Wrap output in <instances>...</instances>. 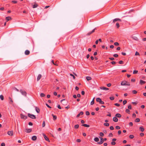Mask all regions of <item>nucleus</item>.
<instances>
[{"label":"nucleus","instance_id":"obj_49","mask_svg":"<svg viewBox=\"0 0 146 146\" xmlns=\"http://www.w3.org/2000/svg\"><path fill=\"white\" fill-rule=\"evenodd\" d=\"M115 128L117 129H120V127L118 126H116Z\"/></svg>","mask_w":146,"mask_h":146},{"label":"nucleus","instance_id":"obj_62","mask_svg":"<svg viewBox=\"0 0 146 146\" xmlns=\"http://www.w3.org/2000/svg\"><path fill=\"white\" fill-rule=\"evenodd\" d=\"M76 141H77V142L79 143V142H80V141H81V140H80V139H77L76 140Z\"/></svg>","mask_w":146,"mask_h":146},{"label":"nucleus","instance_id":"obj_43","mask_svg":"<svg viewBox=\"0 0 146 146\" xmlns=\"http://www.w3.org/2000/svg\"><path fill=\"white\" fill-rule=\"evenodd\" d=\"M128 109H131V105L130 104L128 106Z\"/></svg>","mask_w":146,"mask_h":146},{"label":"nucleus","instance_id":"obj_63","mask_svg":"<svg viewBox=\"0 0 146 146\" xmlns=\"http://www.w3.org/2000/svg\"><path fill=\"white\" fill-rule=\"evenodd\" d=\"M29 125L30 126H32L33 125V123L31 122H29Z\"/></svg>","mask_w":146,"mask_h":146},{"label":"nucleus","instance_id":"obj_14","mask_svg":"<svg viewBox=\"0 0 146 146\" xmlns=\"http://www.w3.org/2000/svg\"><path fill=\"white\" fill-rule=\"evenodd\" d=\"M146 83V82L144 81H143L141 80H140V84L141 85H142L144 84H145V83Z\"/></svg>","mask_w":146,"mask_h":146},{"label":"nucleus","instance_id":"obj_31","mask_svg":"<svg viewBox=\"0 0 146 146\" xmlns=\"http://www.w3.org/2000/svg\"><path fill=\"white\" fill-rule=\"evenodd\" d=\"M140 119L138 118H136L135 120V122H139L140 121Z\"/></svg>","mask_w":146,"mask_h":146},{"label":"nucleus","instance_id":"obj_21","mask_svg":"<svg viewBox=\"0 0 146 146\" xmlns=\"http://www.w3.org/2000/svg\"><path fill=\"white\" fill-rule=\"evenodd\" d=\"M37 137L36 136H33L32 138V139L33 141H35L36 140Z\"/></svg>","mask_w":146,"mask_h":146},{"label":"nucleus","instance_id":"obj_44","mask_svg":"<svg viewBox=\"0 0 146 146\" xmlns=\"http://www.w3.org/2000/svg\"><path fill=\"white\" fill-rule=\"evenodd\" d=\"M127 103V101L126 100H124L123 102V104L124 105H125Z\"/></svg>","mask_w":146,"mask_h":146},{"label":"nucleus","instance_id":"obj_20","mask_svg":"<svg viewBox=\"0 0 146 146\" xmlns=\"http://www.w3.org/2000/svg\"><path fill=\"white\" fill-rule=\"evenodd\" d=\"M41 77L42 75L40 74H38L37 78V81H38L41 78Z\"/></svg>","mask_w":146,"mask_h":146},{"label":"nucleus","instance_id":"obj_38","mask_svg":"<svg viewBox=\"0 0 146 146\" xmlns=\"http://www.w3.org/2000/svg\"><path fill=\"white\" fill-rule=\"evenodd\" d=\"M40 96L41 97H44L45 96V95L44 93H41L40 94Z\"/></svg>","mask_w":146,"mask_h":146},{"label":"nucleus","instance_id":"obj_61","mask_svg":"<svg viewBox=\"0 0 146 146\" xmlns=\"http://www.w3.org/2000/svg\"><path fill=\"white\" fill-rule=\"evenodd\" d=\"M12 2L14 3H17V1H12Z\"/></svg>","mask_w":146,"mask_h":146},{"label":"nucleus","instance_id":"obj_45","mask_svg":"<svg viewBox=\"0 0 146 146\" xmlns=\"http://www.w3.org/2000/svg\"><path fill=\"white\" fill-rule=\"evenodd\" d=\"M113 56L115 57H117L118 56V55L117 54H115L113 55Z\"/></svg>","mask_w":146,"mask_h":146},{"label":"nucleus","instance_id":"obj_60","mask_svg":"<svg viewBox=\"0 0 146 146\" xmlns=\"http://www.w3.org/2000/svg\"><path fill=\"white\" fill-rule=\"evenodd\" d=\"M114 105L115 106H120L119 104H118V103H115L114 104Z\"/></svg>","mask_w":146,"mask_h":146},{"label":"nucleus","instance_id":"obj_4","mask_svg":"<svg viewBox=\"0 0 146 146\" xmlns=\"http://www.w3.org/2000/svg\"><path fill=\"white\" fill-rule=\"evenodd\" d=\"M20 92L21 93V94L24 96H27V92L24 90H23L22 89H21L20 90Z\"/></svg>","mask_w":146,"mask_h":146},{"label":"nucleus","instance_id":"obj_22","mask_svg":"<svg viewBox=\"0 0 146 146\" xmlns=\"http://www.w3.org/2000/svg\"><path fill=\"white\" fill-rule=\"evenodd\" d=\"M115 116L116 117H121V115L120 114L117 113L115 115Z\"/></svg>","mask_w":146,"mask_h":146},{"label":"nucleus","instance_id":"obj_35","mask_svg":"<svg viewBox=\"0 0 146 146\" xmlns=\"http://www.w3.org/2000/svg\"><path fill=\"white\" fill-rule=\"evenodd\" d=\"M132 92L134 94H135L137 93V92L135 90H133L132 91Z\"/></svg>","mask_w":146,"mask_h":146},{"label":"nucleus","instance_id":"obj_28","mask_svg":"<svg viewBox=\"0 0 146 146\" xmlns=\"http://www.w3.org/2000/svg\"><path fill=\"white\" fill-rule=\"evenodd\" d=\"M86 79H87V80L88 81H89L90 80H91V79H92L91 77L90 76H87V77H86Z\"/></svg>","mask_w":146,"mask_h":146},{"label":"nucleus","instance_id":"obj_52","mask_svg":"<svg viewBox=\"0 0 146 146\" xmlns=\"http://www.w3.org/2000/svg\"><path fill=\"white\" fill-rule=\"evenodd\" d=\"M114 44L115 46H118L119 45V44L118 42H115L114 43Z\"/></svg>","mask_w":146,"mask_h":146},{"label":"nucleus","instance_id":"obj_13","mask_svg":"<svg viewBox=\"0 0 146 146\" xmlns=\"http://www.w3.org/2000/svg\"><path fill=\"white\" fill-rule=\"evenodd\" d=\"M7 133L9 135H12L13 134V131H9Z\"/></svg>","mask_w":146,"mask_h":146},{"label":"nucleus","instance_id":"obj_5","mask_svg":"<svg viewBox=\"0 0 146 146\" xmlns=\"http://www.w3.org/2000/svg\"><path fill=\"white\" fill-rule=\"evenodd\" d=\"M9 103L13 106V101L12 100V99L10 97H9Z\"/></svg>","mask_w":146,"mask_h":146},{"label":"nucleus","instance_id":"obj_11","mask_svg":"<svg viewBox=\"0 0 146 146\" xmlns=\"http://www.w3.org/2000/svg\"><path fill=\"white\" fill-rule=\"evenodd\" d=\"M43 135L44 136V138L46 140L50 142V141L49 139L47 137V136L46 135L44 134H43Z\"/></svg>","mask_w":146,"mask_h":146},{"label":"nucleus","instance_id":"obj_48","mask_svg":"<svg viewBox=\"0 0 146 146\" xmlns=\"http://www.w3.org/2000/svg\"><path fill=\"white\" fill-rule=\"evenodd\" d=\"M86 114L87 115H89L90 114V112L88 111H86Z\"/></svg>","mask_w":146,"mask_h":146},{"label":"nucleus","instance_id":"obj_51","mask_svg":"<svg viewBox=\"0 0 146 146\" xmlns=\"http://www.w3.org/2000/svg\"><path fill=\"white\" fill-rule=\"evenodd\" d=\"M114 97H110V99L111 100H113L114 99Z\"/></svg>","mask_w":146,"mask_h":146},{"label":"nucleus","instance_id":"obj_34","mask_svg":"<svg viewBox=\"0 0 146 146\" xmlns=\"http://www.w3.org/2000/svg\"><path fill=\"white\" fill-rule=\"evenodd\" d=\"M0 98L2 100H3L4 99V97L2 95H1L0 96Z\"/></svg>","mask_w":146,"mask_h":146},{"label":"nucleus","instance_id":"obj_36","mask_svg":"<svg viewBox=\"0 0 146 146\" xmlns=\"http://www.w3.org/2000/svg\"><path fill=\"white\" fill-rule=\"evenodd\" d=\"M138 72V71L136 70H134L133 71V74H136Z\"/></svg>","mask_w":146,"mask_h":146},{"label":"nucleus","instance_id":"obj_58","mask_svg":"<svg viewBox=\"0 0 146 146\" xmlns=\"http://www.w3.org/2000/svg\"><path fill=\"white\" fill-rule=\"evenodd\" d=\"M113 134L111 133H110L109 135V137H112L113 136Z\"/></svg>","mask_w":146,"mask_h":146},{"label":"nucleus","instance_id":"obj_6","mask_svg":"<svg viewBox=\"0 0 146 146\" xmlns=\"http://www.w3.org/2000/svg\"><path fill=\"white\" fill-rule=\"evenodd\" d=\"M96 29V28H95L94 29H93L92 31L89 32L88 33L87 35L88 36L90 35L92 33H94L95 32V30Z\"/></svg>","mask_w":146,"mask_h":146},{"label":"nucleus","instance_id":"obj_46","mask_svg":"<svg viewBox=\"0 0 146 146\" xmlns=\"http://www.w3.org/2000/svg\"><path fill=\"white\" fill-rule=\"evenodd\" d=\"M116 25L117 28H118L119 27V23H117L116 24Z\"/></svg>","mask_w":146,"mask_h":146},{"label":"nucleus","instance_id":"obj_39","mask_svg":"<svg viewBox=\"0 0 146 146\" xmlns=\"http://www.w3.org/2000/svg\"><path fill=\"white\" fill-rule=\"evenodd\" d=\"M100 135L101 137H103L104 136V134L102 132H100Z\"/></svg>","mask_w":146,"mask_h":146},{"label":"nucleus","instance_id":"obj_33","mask_svg":"<svg viewBox=\"0 0 146 146\" xmlns=\"http://www.w3.org/2000/svg\"><path fill=\"white\" fill-rule=\"evenodd\" d=\"M104 125L106 126H108L109 125V124L108 123H105L104 124Z\"/></svg>","mask_w":146,"mask_h":146},{"label":"nucleus","instance_id":"obj_2","mask_svg":"<svg viewBox=\"0 0 146 146\" xmlns=\"http://www.w3.org/2000/svg\"><path fill=\"white\" fill-rule=\"evenodd\" d=\"M28 116L29 117L33 119H35L36 118V117L35 115L31 114L30 113L28 114Z\"/></svg>","mask_w":146,"mask_h":146},{"label":"nucleus","instance_id":"obj_3","mask_svg":"<svg viewBox=\"0 0 146 146\" xmlns=\"http://www.w3.org/2000/svg\"><path fill=\"white\" fill-rule=\"evenodd\" d=\"M96 101L97 102H99L100 104H104V102L102 101L101 99L100 98H97L96 99Z\"/></svg>","mask_w":146,"mask_h":146},{"label":"nucleus","instance_id":"obj_10","mask_svg":"<svg viewBox=\"0 0 146 146\" xmlns=\"http://www.w3.org/2000/svg\"><path fill=\"white\" fill-rule=\"evenodd\" d=\"M61 103L64 105L66 104L67 103L65 99H63L61 101Z\"/></svg>","mask_w":146,"mask_h":146},{"label":"nucleus","instance_id":"obj_25","mask_svg":"<svg viewBox=\"0 0 146 146\" xmlns=\"http://www.w3.org/2000/svg\"><path fill=\"white\" fill-rule=\"evenodd\" d=\"M38 6V5L36 4H35L34 5H33V8H35Z\"/></svg>","mask_w":146,"mask_h":146},{"label":"nucleus","instance_id":"obj_57","mask_svg":"<svg viewBox=\"0 0 146 146\" xmlns=\"http://www.w3.org/2000/svg\"><path fill=\"white\" fill-rule=\"evenodd\" d=\"M109 59L111 60H113L115 59L114 58H109Z\"/></svg>","mask_w":146,"mask_h":146},{"label":"nucleus","instance_id":"obj_42","mask_svg":"<svg viewBox=\"0 0 146 146\" xmlns=\"http://www.w3.org/2000/svg\"><path fill=\"white\" fill-rule=\"evenodd\" d=\"M45 122L44 121H43V123H42V127H44L45 126Z\"/></svg>","mask_w":146,"mask_h":146},{"label":"nucleus","instance_id":"obj_54","mask_svg":"<svg viewBox=\"0 0 146 146\" xmlns=\"http://www.w3.org/2000/svg\"><path fill=\"white\" fill-rule=\"evenodd\" d=\"M135 55H139V53L137 52V51H136V52H135Z\"/></svg>","mask_w":146,"mask_h":146},{"label":"nucleus","instance_id":"obj_18","mask_svg":"<svg viewBox=\"0 0 146 146\" xmlns=\"http://www.w3.org/2000/svg\"><path fill=\"white\" fill-rule=\"evenodd\" d=\"M25 54L26 55H28L30 54V51L28 50H27L25 51Z\"/></svg>","mask_w":146,"mask_h":146},{"label":"nucleus","instance_id":"obj_50","mask_svg":"<svg viewBox=\"0 0 146 146\" xmlns=\"http://www.w3.org/2000/svg\"><path fill=\"white\" fill-rule=\"evenodd\" d=\"M119 63L120 64H123V62L122 60H120L119 61Z\"/></svg>","mask_w":146,"mask_h":146},{"label":"nucleus","instance_id":"obj_53","mask_svg":"<svg viewBox=\"0 0 146 146\" xmlns=\"http://www.w3.org/2000/svg\"><path fill=\"white\" fill-rule=\"evenodd\" d=\"M116 144V143L114 141H112L111 142V144L113 145H115Z\"/></svg>","mask_w":146,"mask_h":146},{"label":"nucleus","instance_id":"obj_23","mask_svg":"<svg viewBox=\"0 0 146 146\" xmlns=\"http://www.w3.org/2000/svg\"><path fill=\"white\" fill-rule=\"evenodd\" d=\"M35 110H36V111L37 113H39V112H40V110H39V108L36 107H35Z\"/></svg>","mask_w":146,"mask_h":146},{"label":"nucleus","instance_id":"obj_56","mask_svg":"<svg viewBox=\"0 0 146 146\" xmlns=\"http://www.w3.org/2000/svg\"><path fill=\"white\" fill-rule=\"evenodd\" d=\"M133 123L132 122H130L129 123V125L130 126H133Z\"/></svg>","mask_w":146,"mask_h":146},{"label":"nucleus","instance_id":"obj_55","mask_svg":"<svg viewBox=\"0 0 146 146\" xmlns=\"http://www.w3.org/2000/svg\"><path fill=\"white\" fill-rule=\"evenodd\" d=\"M110 129L111 130H113L114 129V128L113 126H111L110 127Z\"/></svg>","mask_w":146,"mask_h":146},{"label":"nucleus","instance_id":"obj_29","mask_svg":"<svg viewBox=\"0 0 146 146\" xmlns=\"http://www.w3.org/2000/svg\"><path fill=\"white\" fill-rule=\"evenodd\" d=\"M94 140L96 142H98L99 141V139L98 137H96L94 139Z\"/></svg>","mask_w":146,"mask_h":146},{"label":"nucleus","instance_id":"obj_24","mask_svg":"<svg viewBox=\"0 0 146 146\" xmlns=\"http://www.w3.org/2000/svg\"><path fill=\"white\" fill-rule=\"evenodd\" d=\"M82 126L87 127H90V125L86 124H82Z\"/></svg>","mask_w":146,"mask_h":146},{"label":"nucleus","instance_id":"obj_59","mask_svg":"<svg viewBox=\"0 0 146 146\" xmlns=\"http://www.w3.org/2000/svg\"><path fill=\"white\" fill-rule=\"evenodd\" d=\"M132 117H136V115L135 113H133L132 115Z\"/></svg>","mask_w":146,"mask_h":146},{"label":"nucleus","instance_id":"obj_19","mask_svg":"<svg viewBox=\"0 0 146 146\" xmlns=\"http://www.w3.org/2000/svg\"><path fill=\"white\" fill-rule=\"evenodd\" d=\"M84 114V112L83 111H81L79 113H78L77 115V117H79L80 115H82Z\"/></svg>","mask_w":146,"mask_h":146},{"label":"nucleus","instance_id":"obj_30","mask_svg":"<svg viewBox=\"0 0 146 146\" xmlns=\"http://www.w3.org/2000/svg\"><path fill=\"white\" fill-rule=\"evenodd\" d=\"M95 98H94L92 101L91 102L90 104L91 105H93L94 104V99Z\"/></svg>","mask_w":146,"mask_h":146},{"label":"nucleus","instance_id":"obj_41","mask_svg":"<svg viewBox=\"0 0 146 146\" xmlns=\"http://www.w3.org/2000/svg\"><path fill=\"white\" fill-rule=\"evenodd\" d=\"M132 103L134 105H136L137 104L138 102H132Z\"/></svg>","mask_w":146,"mask_h":146},{"label":"nucleus","instance_id":"obj_15","mask_svg":"<svg viewBox=\"0 0 146 146\" xmlns=\"http://www.w3.org/2000/svg\"><path fill=\"white\" fill-rule=\"evenodd\" d=\"M100 89L102 90H109V88L105 87H100Z\"/></svg>","mask_w":146,"mask_h":146},{"label":"nucleus","instance_id":"obj_1","mask_svg":"<svg viewBox=\"0 0 146 146\" xmlns=\"http://www.w3.org/2000/svg\"><path fill=\"white\" fill-rule=\"evenodd\" d=\"M121 86H129L130 84L127 81L124 80L121 82Z\"/></svg>","mask_w":146,"mask_h":146},{"label":"nucleus","instance_id":"obj_64","mask_svg":"<svg viewBox=\"0 0 146 146\" xmlns=\"http://www.w3.org/2000/svg\"><path fill=\"white\" fill-rule=\"evenodd\" d=\"M5 144L4 143H3L1 144V146H5Z\"/></svg>","mask_w":146,"mask_h":146},{"label":"nucleus","instance_id":"obj_37","mask_svg":"<svg viewBox=\"0 0 146 146\" xmlns=\"http://www.w3.org/2000/svg\"><path fill=\"white\" fill-rule=\"evenodd\" d=\"M129 137L131 139H133L134 137V136L133 135H129Z\"/></svg>","mask_w":146,"mask_h":146},{"label":"nucleus","instance_id":"obj_27","mask_svg":"<svg viewBox=\"0 0 146 146\" xmlns=\"http://www.w3.org/2000/svg\"><path fill=\"white\" fill-rule=\"evenodd\" d=\"M139 129L142 132H143L144 130V128L142 126L140 127Z\"/></svg>","mask_w":146,"mask_h":146},{"label":"nucleus","instance_id":"obj_40","mask_svg":"<svg viewBox=\"0 0 146 146\" xmlns=\"http://www.w3.org/2000/svg\"><path fill=\"white\" fill-rule=\"evenodd\" d=\"M125 111L126 113H128L129 114V113L130 111L129 109H126Z\"/></svg>","mask_w":146,"mask_h":146},{"label":"nucleus","instance_id":"obj_8","mask_svg":"<svg viewBox=\"0 0 146 146\" xmlns=\"http://www.w3.org/2000/svg\"><path fill=\"white\" fill-rule=\"evenodd\" d=\"M100 138V141L97 143L99 144H101L103 143V138L101 137H99Z\"/></svg>","mask_w":146,"mask_h":146},{"label":"nucleus","instance_id":"obj_9","mask_svg":"<svg viewBox=\"0 0 146 146\" xmlns=\"http://www.w3.org/2000/svg\"><path fill=\"white\" fill-rule=\"evenodd\" d=\"M32 131L31 129H26L25 130V131L27 133L31 132Z\"/></svg>","mask_w":146,"mask_h":146},{"label":"nucleus","instance_id":"obj_12","mask_svg":"<svg viewBox=\"0 0 146 146\" xmlns=\"http://www.w3.org/2000/svg\"><path fill=\"white\" fill-rule=\"evenodd\" d=\"M121 21V20L119 18H116L113 19V22L115 23L116 21Z\"/></svg>","mask_w":146,"mask_h":146},{"label":"nucleus","instance_id":"obj_16","mask_svg":"<svg viewBox=\"0 0 146 146\" xmlns=\"http://www.w3.org/2000/svg\"><path fill=\"white\" fill-rule=\"evenodd\" d=\"M12 19L11 17L9 16L7 17H6V20L7 22L8 21L10 20H11Z\"/></svg>","mask_w":146,"mask_h":146},{"label":"nucleus","instance_id":"obj_7","mask_svg":"<svg viewBox=\"0 0 146 146\" xmlns=\"http://www.w3.org/2000/svg\"><path fill=\"white\" fill-rule=\"evenodd\" d=\"M21 118L22 119H26L27 118V117L26 115H25L23 114H21L20 115Z\"/></svg>","mask_w":146,"mask_h":146},{"label":"nucleus","instance_id":"obj_32","mask_svg":"<svg viewBox=\"0 0 146 146\" xmlns=\"http://www.w3.org/2000/svg\"><path fill=\"white\" fill-rule=\"evenodd\" d=\"M79 127V125L78 124H77V125H75L74 128L76 129H77Z\"/></svg>","mask_w":146,"mask_h":146},{"label":"nucleus","instance_id":"obj_47","mask_svg":"<svg viewBox=\"0 0 146 146\" xmlns=\"http://www.w3.org/2000/svg\"><path fill=\"white\" fill-rule=\"evenodd\" d=\"M70 75L71 76H72L73 77V79H74L75 78V76H74L72 74H70Z\"/></svg>","mask_w":146,"mask_h":146},{"label":"nucleus","instance_id":"obj_26","mask_svg":"<svg viewBox=\"0 0 146 146\" xmlns=\"http://www.w3.org/2000/svg\"><path fill=\"white\" fill-rule=\"evenodd\" d=\"M52 116L53 117V120H55L57 119V117L56 115H54L53 114H52Z\"/></svg>","mask_w":146,"mask_h":146},{"label":"nucleus","instance_id":"obj_17","mask_svg":"<svg viewBox=\"0 0 146 146\" xmlns=\"http://www.w3.org/2000/svg\"><path fill=\"white\" fill-rule=\"evenodd\" d=\"M113 121L115 122L118 121V119L116 117H114L113 119Z\"/></svg>","mask_w":146,"mask_h":146}]
</instances>
